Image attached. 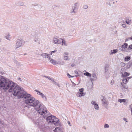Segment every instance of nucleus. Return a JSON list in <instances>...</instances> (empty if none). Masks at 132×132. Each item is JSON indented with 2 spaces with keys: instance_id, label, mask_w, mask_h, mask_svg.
<instances>
[{
  "instance_id": "f257e3e1",
  "label": "nucleus",
  "mask_w": 132,
  "mask_h": 132,
  "mask_svg": "<svg viewBox=\"0 0 132 132\" xmlns=\"http://www.w3.org/2000/svg\"><path fill=\"white\" fill-rule=\"evenodd\" d=\"M22 98H24V102L27 104L33 106L35 107L38 105V102L35 100V98L30 94H24Z\"/></svg>"
},
{
  "instance_id": "f03ea898",
  "label": "nucleus",
  "mask_w": 132,
  "mask_h": 132,
  "mask_svg": "<svg viewBox=\"0 0 132 132\" xmlns=\"http://www.w3.org/2000/svg\"><path fill=\"white\" fill-rule=\"evenodd\" d=\"M13 94L14 96H17L19 98L22 97L24 94L21 88L16 85L13 89Z\"/></svg>"
},
{
  "instance_id": "7ed1b4c3",
  "label": "nucleus",
  "mask_w": 132,
  "mask_h": 132,
  "mask_svg": "<svg viewBox=\"0 0 132 132\" xmlns=\"http://www.w3.org/2000/svg\"><path fill=\"white\" fill-rule=\"evenodd\" d=\"M35 109L37 111H38L39 113L41 115H43L47 113L45 107L43 105H40L38 103V105L35 107Z\"/></svg>"
},
{
  "instance_id": "20e7f679",
  "label": "nucleus",
  "mask_w": 132,
  "mask_h": 132,
  "mask_svg": "<svg viewBox=\"0 0 132 132\" xmlns=\"http://www.w3.org/2000/svg\"><path fill=\"white\" fill-rule=\"evenodd\" d=\"M16 86V84L14 83L12 81H9L8 84H7L6 87L4 88V89H7L9 88V92H12L13 89Z\"/></svg>"
},
{
  "instance_id": "39448f33",
  "label": "nucleus",
  "mask_w": 132,
  "mask_h": 132,
  "mask_svg": "<svg viewBox=\"0 0 132 132\" xmlns=\"http://www.w3.org/2000/svg\"><path fill=\"white\" fill-rule=\"evenodd\" d=\"M7 81L4 78H2L1 79L0 82V86L4 87V88L6 87L7 85Z\"/></svg>"
},
{
  "instance_id": "423d86ee",
  "label": "nucleus",
  "mask_w": 132,
  "mask_h": 132,
  "mask_svg": "<svg viewBox=\"0 0 132 132\" xmlns=\"http://www.w3.org/2000/svg\"><path fill=\"white\" fill-rule=\"evenodd\" d=\"M53 119L51 123H53L55 126H58L59 124V120L54 116H53Z\"/></svg>"
},
{
  "instance_id": "0eeeda50",
  "label": "nucleus",
  "mask_w": 132,
  "mask_h": 132,
  "mask_svg": "<svg viewBox=\"0 0 132 132\" xmlns=\"http://www.w3.org/2000/svg\"><path fill=\"white\" fill-rule=\"evenodd\" d=\"M128 45L127 43H124L121 47V51H125Z\"/></svg>"
},
{
  "instance_id": "6e6552de",
  "label": "nucleus",
  "mask_w": 132,
  "mask_h": 132,
  "mask_svg": "<svg viewBox=\"0 0 132 132\" xmlns=\"http://www.w3.org/2000/svg\"><path fill=\"white\" fill-rule=\"evenodd\" d=\"M122 83H121V84L122 85L123 87L127 89L128 88V87H126V86H124L123 84V83H124L125 84H126L127 82H128V80H127V79L124 78L122 80Z\"/></svg>"
},
{
  "instance_id": "1a4fd4ad",
  "label": "nucleus",
  "mask_w": 132,
  "mask_h": 132,
  "mask_svg": "<svg viewBox=\"0 0 132 132\" xmlns=\"http://www.w3.org/2000/svg\"><path fill=\"white\" fill-rule=\"evenodd\" d=\"M61 43H62V45H66L65 41L64 40H63L62 39H58L57 44H61Z\"/></svg>"
},
{
  "instance_id": "9d476101",
  "label": "nucleus",
  "mask_w": 132,
  "mask_h": 132,
  "mask_svg": "<svg viewBox=\"0 0 132 132\" xmlns=\"http://www.w3.org/2000/svg\"><path fill=\"white\" fill-rule=\"evenodd\" d=\"M53 116L51 115V116H50L47 118L46 119V120L48 123H51L53 119L52 118Z\"/></svg>"
},
{
  "instance_id": "9b49d317",
  "label": "nucleus",
  "mask_w": 132,
  "mask_h": 132,
  "mask_svg": "<svg viewBox=\"0 0 132 132\" xmlns=\"http://www.w3.org/2000/svg\"><path fill=\"white\" fill-rule=\"evenodd\" d=\"M92 104L94 105L95 108L97 110L98 109L99 107L98 105L94 101H92L91 102Z\"/></svg>"
},
{
  "instance_id": "f8f14e48",
  "label": "nucleus",
  "mask_w": 132,
  "mask_h": 132,
  "mask_svg": "<svg viewBox=\"0 0 132 132\" xmlns=\"http://www.w3.org/2000/svg\"><path fill=\"white\" fill-rule=\"evenodd\" d=\"M85 95V93L83 92H80V93H78L77 94V96L79 97L83 96Z\"/></svg>"
},
{
  "instance_id": "ddd939ff",
  "label": "nucleus",
  "mask_w": 132,
  "mask_h": 132,
  "mask_svg": "<svg viewBox=\"0 0 132 132\" xmlns=\"http://www.w3.org/2000/svg\"><path fill=\"white\" fill-rule=\"evenodd\" d=\"M49 60H50V62L53 64L56 65V64H58L56 61L52 59L49 58Z\"/></svg>"
},
{
  "instance_id": "4468645a",
  "label": "nucleus",
  "mask_w": 132,
  "mask_h": 132,
  "mask_svg": "<svg viewBox=\"0 0 132 132\" xmlns=\"http://www.w3.org/2000/svg\"><path fill=\"white\" fill-rule=\"evenodd\" d=\"M68 53H64L63 58L65 60H68Z\"/></svg>"
},
{
  "instance_id": "2eb2a0df",
  "label": "nucleus",
  "mask_w": 132,
  "mask_h": 132,
  "mask_svg": "<svg viewBox=\"0 0 132 132\" xmlns=\"http://www.w3.org/2000/svg\"><path fill=\"white\" fill-rule=\"evenodd\" d=\"M130 75L129 73H128L127 72H124L123 74H122V76L123 77V78H125V77L129 76Z\"/></svg>"
},
{
  "instance_id": "dca6fc26",
  "label": "nucleus",
  "mask_w": 132,
  "mask_h": 132,
  "mask_svg": "<svg viewBox=\"0 0 132 132\" xmlns=\"http://www.w3.org/2000/svg\"><path fill=\"white\" fill-rule=\"evenodd\" d=\"M22 45V43L21 40H19L16 44V45L17 46L16 48H18L21 46Z\"/></svg>"
},
{
  "instance_id": "f3484780",
  "label": "nucleus",
  "mask_w": 132,
  "mask_h": 132,
  "mask_svg": "<svg viewBox=\"0 0 132 132\" xmlns=\"http://www.w3.org/2000/svg\"><path fill=\"white\" fill-rule=\"evenodd\" d=\"M101 101H102V103L103 104H107V102H105V99L104 98V97L103 96H101Z\"/></svg>"
},
{
  "instance_id": "a211bd4d",
  "label": "nucleus",
  "mask_w": 132,
  "mask_h": 132,
  "mask_svg": "<svg viewBox=\"0 0 132 132\" xmlns=\"http://www.w3.org/2000/svg\"><path fill=\"white\" fill-rule=\"evenodd\" d=\"M41 56L44 57H49L50 55L46 53H44L42 54Z\"/></svg>"
},
{
  "instance_id": "6ab92c4d",
  "label": "nucleus",
  "mask_w": 132,
  "mask_h": 132,
  "mask_svg": "<svg viewBox=\"0 0 132 132\" xmlns=\"http://www.w3.org/2000/svg\"><path fill=\"white\" fill-rule=\"evenodd\" d=\"M84 72H86L85 73H84V74L86 76L88 77H90L91 76H92L91 74L89 73L88 72H86V71L84 70Z\"/></svg>"
},
{
  "instance_id": "aec40b11",
  "label": "nucleus",
  "mask_w": 132,
  "mask_h": 132,
  "mask_svg": "<svg viewBox=\"0 0 132 132\" xmlns=\"http://www.w3.org/2000/svg\"><path fill=\"white\" fill-rule=\"evenodd\" d=\"M126 23L128 24H130L131 23V20L130 18L127 19L126 20Z\"/></svg>"
},
{
  "instance_id": "412c9836",
  "label": "nucleus",
  "mask_w": 132,
  "mask_h": 132,
  "mask_svg": "<svg viewBox=\"0 0 132 132\" xmlns=\"http://www.w3.org/2000/svg\"><path fill=\"white\" fill-rule=\"evenodd\" d=\"M54 132H61V129L59 127L56 128L54 130Z\"/></svg>"
},
{
  "instance_id": "4be33fe9",
  "label": "nucleus",
  "mask_w": 132,
  "mask_h": 132,
  "mask_svg": "<svg viewBox=\"0 0 132 132\" xmlns=\"http://www.w3.org/2000/svg\"><path fill=\"white\" fill-rule=\"evenodd\" d=\"M132 50V44L130 45L126 51L127 52H129V50Z\"/></svg>"
},
{
  "instance_id": "5701e85b",
  "label": "nucleus",
  "mask_w": 132,
  "mask_h": 132,
  "mask_svg": "<svg viewBox=\"0 0 132 132\" xmlns=\"http://www.w3.org/2000/svg\"><path fill=\"white\" fill-rule=\"evenodd\" d=\"M127 100L123 99H119L118 100V101L120 103L122 102L125 103L126 102V101Z\"/></svg>"
},
{
  "instance_id": "b1692460",
  "label": "nucleus",
  "mask_w": 132,
  "mask_h": 132,
  "mask_svg": "<svg viewBox=\"0 0 132 132\" xmlns=\"http://www.w3.org/2000/svg\"><path fill=\"white\" fill-rule=\"evenodd\" d=\"M130 59V56H126L125 58V59L124 60V61H128Z\"/></svg>"
},
{
  "instance_id": "393cba45",
  "label": "nucleus",
  "mask_w": 132,
  "mask_h": 132,
  "mask_svg": "<svg viewBox=\"0 0 132 132\" xmlns=\"http://www.w3.org/2000/svg\"><path fill=\"white\" fill-rule=\"evenodd\" d=\"M117 51V50H111V52L110 53V54H112L113 53H116Z\"/></svg>"
},
{
  "instance_id": "a878e982",
  "label": "nucleus",
  "mask_w": 132,
  "mask_h": 132,
  "mask_svg": "<svg viewBox=\"0 0 132 132\" xmlns=\"http://www.w3.org/2000/svg\"><path fill=\"white\" fill-rule=\"evenodd\" d=\"M58 39L56 38H54L53 39V42L55 44H57Z\"/></svg>"
},
{
  "instance_id": "bb28decb",
  "label": "nucleus",
  "mask_w": 132,
  "mask_h": 132,
  "mask_svg": "<svg viewBox=\"0 0 132 132\" xmlns=\"http://www.w3.org/2000/svg\"><path fill=\"white\" fill-rule=\"evenodd\" d=\"M40 96L42 97L45 100H47V98L44 95L43 93L41 94Z\"/></svg>"
},
{
  "instance_id": "cd10ccee",
  "label": "nucleus",
  "mask_w": 132,
  "mask_h": 132,
  "mask_svg": "<svg viewBox=\"0 0 132 132\" xmlns=\"http://www.w3.org/2000/svg\"><path fill=\"white\" fill-rule=\"evenodd\" d=\"M44 77H45L46 78H48L49 80H51L52 81H53L54 83H56V82H55V81H54V79H53L50 78V77H48V76H44Z\"/></svg>"
},
{
  "instance_id": "c85d7f7f",
  "label": "nucleus",
  "mask_w": 132,
  "mask_h": 132,
  "mask_svg": "<svg viewBox=\"0 0 132 132\" xmlns=\"http://www.w3.org/2000/svg\"><path fill=\"white\" fill-rule=\"evenodd\" d=\"M35 91L37 93V94H38V95H41V94L42 93H41L39 91L37 90H35Z\"/></svg>"
},
{
  "instance_id": "c756f323",
  "label": "nucleus",
  "mask_w": 132,
  "mask_h": 132,
  "mask_svg": "<svg viewBox=\"0 0 132 132\" xmlns=\"http://www.w3.org/2000/svg\"><path fill=\"white\" fill-rule=\"evenodd\" d=\"M109 127V126L107 124H105L104 126V127L105 128H108Z\"/></svg>"
},
{
  "instance_id": "7c9ffc66",
  "label": "nucleus",
  "mask_w": 132,
  "mask_h": 132,
  "mask_svg": "<svg viewBox=\"0 0 132 132\" xmlns=\"http://www.w3.org/2000/svg\"><path fill=\"white\" fill-rule=\"evenodd\" d=\"M79 91L80 92H83L84 91V89L83 88H81L79 89Z\"/></svg>"
},
{
  "instance_id": "2f4dec72",
  "label": "nucleus",
  "mask_w": 132,
  "mask_h": 132,
  "mask_svg": "<svg viewBox=\"0 0 132 132\" xmlns=\"http://www.w3.org/2000/svg\"><path fill=\"white\" fill-rule=\"evenodd\" d=\"M122 26L123 28H125L126 26V25L125 24H123Z\"/></svg>"
},
{
  "instance_id": "473e14b6",
  "label": "nucleus",
  "mask_w": 132,
  "mask_h": 132,
  "mask_svg": "<svg viewBox=\"0 0 132 132\" xmlns=\"http://www.w3.org/2000/svg\"><path fill=\"white\" fill-rule=\"evenodd\" d=\"M83 7L84 8V9H87V8H88V6L87 5H84V7Z\"/></svg>"
},
{
  "instance_id": "72a5a7b5",
  "label": "nucleus",
  "mask_w": 132,
  "mask_h": 132,
  "mask_svg": "<svg viewBox=\"0 0 132 132\" xmlns=\"http://www.w3.org/2000/svg\"><path fill=\"white\" fill-rule=\"evenodd\" d=\"M121 64L123 66H124L125 65V63H121Z\"/></svg>"
},
{
  "instance_id": "f704fd0d",
  "label": "nucleus",
  "mask_w": 132,
  "mask_h": 132,
  "mask_svg": "<svg viewBox=\"0 0 132 132\" xmlns=\"http://www.w3.org/2000/svg\"><path fill=\"white\" fill-rule=\"evenodd\" d=\"M56 51H52V52H51V55H52V53H53L54 52H56Z\"/></svg>"
},
{
  "instance_id": "c9c22d12",
  "label": "nucleus",
  "mask_w": 132,
  "mask_h": 132,
  "mask_svg": "<svg viewBox=\"0 0 132 132\" xmlns=\"http://www.w3.org/2000/svg\"><path fill=\"white\" fill-rule=\"evenodd\" d=\"M132 78L131 77H127V78H126V79H127V80H128L130 79V78Z\"/></svg>"
},
{
  "instance_id": "e433bc0d",
  "label": "nucleus",
  "mask_w": 132,
  "mask_h": 132,
  "mask_svg": "<svg viewBox=\"0 0 132 132\" xmlns=\"http://www.w3.org/2000/svg\"><path fill=\"white\" fill-rule=\"evenodd\" d=\"M123 120H124L125 121H126V122H127V119L126 118H123Z\"/></svg>"
},
{
  "instance_id": "4c0bfd02",
  "label": "nucleus",
  "mask_w": 132,
  "mask_h": 132,
  "mask_svg": "<svg viewBox=\"0 0 132 132\" xmlns=\"http://www.w3.org/2000/svg\"><path fill=\"white\" fill-rule=\"evenodd\" d=\"M18 79L20 81H22V79H21V78H18Z\"/></svg>"
},
{
  "instance_id": "58836bf2",
  "label": "nucleus",
  "mask_w": 132,
  "mask_h": 132,
  "mask_svg": "<svg viewBox=\"0 0 132 132\" xmlns=\"http://www.w3.org/2000/svg\"><path fill=\"white\" fill-rule=\"evenodd\" d=\"M74 65L73 64H72V65H71V66H72V67H73V66H74Z\"/></svg>"
},
{
  "instance_id": "ea45409f",
  "label": "nucleus",
  "mask_w": 132,
  "mask_h": 132,
  "mask_svg": "<svg viewBox=\"0 0 132 132\" xmlns=\"http://www.w3.org/2000/svg\"><path fill=\"white\" fill-rule=\"evenodd\" d=\"M130 38V39L131 40H132V36H131Z\"/></svg>"
},
{
  "instance_id": "a19ab883",
  "label": "nucleus",
  "mask_w": 132,
  "mask_h": 132,
  "mask_svg": "<svg viewBox=\"0 0 132 132\" xmlns=\"http://www.w3.org/2000/svg\"><path fill=\"white\" fill-rule=\"evenodd\" d=\"M128 39H126V41H128Z\"/></svg>"
},
{
  "instance_id": "79ce46f5",
  "label": "nucleus",
  "mask_w": 132,
  "mask_h": 132,
  "mask_svg": "<svg viewBox=\"0 0 132 132\" xmlns=\"http://www.w3.org/2000/svg\"><path fill=\"white\" fill-rule=\"evenodd\" d=\"M69 124H70V122H69Z\"/></svg>"
}]
</instances>
